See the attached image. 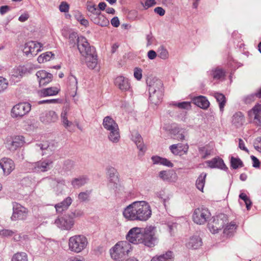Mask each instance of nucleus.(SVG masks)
Returning <instances> with one entry per match:
<instances>
[{
	"label": "nucleus",
	"mask_w": 261,
	"mask_h": 261,
	"mask_svg": "<svg viewBox=\"0 0 261 261\" xmlns=\"http://www.w3.org/2000/svg\"><path fill=\"white\" fill-rule=\"evenodd\" d=\"M64 37L68 38L69 44L72 47L76 45L81 55L84 57L87 67L91 69L96 68L98 63V59L95 48L90 45L87 39L82 36H79L75 32H63Z\"/></svg>",
	"instance_id": "obj_1"
},
{
	"label": "nucleus",
	"mask_w": 261,
	"mask_h": 261,
	"mask_svg": "<svg viewBox=\"0 0 261 261\" xmlns=\"http://www.w3.org/2000/svg\"><path fill=\"white\" fill-rule=\"evenodd\" d=\"M152 215L151 207L145 201H137L127 206L123 211L124 217L130 221H146Z\"/></svg>",
	"instance_id": "obj_2"
},
{
	"label": "nucleus",
	"mask_w": 261,
	"mask_h": 261,
	"mask_svg": "<svg viewBox=\"0 0 261 261\" xmlns=\"http://www.w3.org/2000/svg\"><path fill=\"white\" fill-rule=\"evenodd\" d=\"M103 128L108 132V138L113 143H118L120 139L118 124L111 116L105 117L102 121Z\"/></svg>",
	"instance_id": "obj_3"
},
{
	"label": "nucleus",
	"mask_w": 261,
	"mask_h": 261,
	"mask_svg": "<svg viewBox=\"0 0 261 261\" xmlns=\"http://www.w3.org/2000/svg\"><path fill=\"white\" fill-rule=\"evenodd\" d=\"M132 250V246L127 241H120L110 249L111 257L115 260H122Z\"/></svg>",
	"instance_id": "obj_4"
},
{
	"label": "nucleus",
	"mask_w": 261,
	"mask_h": 261,
	"mask_svg": "<svg viewBox=\"0 0 261 261\" xmlns=\"http://www.w3.org/2000/svg\"><path fill=\"white\" fill-rule=\"evenodd\" d=\"M88 241L83 235H75L70 237L68 241L69 249L74 252L79 253L87 246Z\"/></svg>",
	"instance_id": "obj_5"
},
{
	"label": "nucleus",
	"mask_w": 261,
	"mask_h": 261,
	"mask_svg": "<svg viewBox=\"0 0 261 261\" xmlns=\"http://www.w3.org/2000/svg\"><path fill=\"white\" fill-rule=\"evenodd\" d=\"M227 221V216L224 214H220L211 219L207 226L209 230L212 233H217L224 226Z\"/></svg>",
	"instance_id": "obj_6"
},
{
	"label": "nucleus",
	"mask_w": 261,
	"mask_h": 261,
	"mask_svg": "<svg viewBox=\"0 0 261 261\" xmlns=\"http://www.w3.org/2000/svg\"><path fill=\"white\" fill-rule=\"evenodd\" d=\"M141 243L148 247H153L157 244L158 240L155 234V227L152 226L144 228L143 238Z\"/></svg>",
	"instance_id": "obj_7"
},
{
	"label": "nucleus",
	"mask_w": 261,
	"mask_h": 261,
	"mask_svg": "<svg viewBox=\"0 0 261 261\" xmlns=\"http://www.w3.org/2000/svg\"><path fill=\"white\" fill-rule=\"evenodd\" d=\"M211 216V213L207 208L200 207L196 208L192 215L193 221L196 224H204Z\"/></svg>",
	"instance_id": "obj_8"
},
{
	"label": "nucleus",
	"mask_w": 261,
	"mask_h": 261,
	"mask_svg": "<svg viewBox=\"0 0 261 261\" xmlns=\"http://www.w3.org/2000/svg\"><path fill=\"white\" fill-rule=\"evenodd\" d=\"M144 228L134 227L130 229L126 235V239L128 243L135 244H140L142 242Z\"/></svg>",
	"instance_id": "obj_9"
},
{
	"label": "nucleus",
	"mask_w": 261,
	"mask_h": 261,
	"mask_svg": "<svg viewBox=\"0 0 261 261\" xmlns=\"http://www.w3.org/2000/svg\"><path fill=\"white\" fill-rule=\"evenodd\" d=\"M55 223L59 228L62 230H70L74 224L73 215H66L63 217H59L56 219Z\"/></svg>",
	"instance_id": "obj_10"
},
{
	"label": "nucleus",
	"mask_w": 261,
	"mask_h": 261,
	"mask_svg": "<svg viewBox=\"0 0 261 261\" xmlns=\"http://www.w3.org/2000/svg\"><path fill=\"white\" fill-rule=\"evenodd\" d=\"M29 211L18 203H13V214L11 217L12 221L24 220L27 218Z\"/></svg>",
	"instance_id": "obj_11"
},
{
	"label": "nucleus",
	"mask_w": 261,
	"mask_h": 261,
	"mask_svg": "<svg viewBox=\"0 0 261 261\" xmlns=\"http://www.w3.org/2000/svg\"><path fill=\"white\" fill-rule=\"evenodd\" d=\"M31 109V106L28 102H21L14 106L11 110L13 118H21L28 114Z\"/></svg>",
	"instance_id": "obj_12"
},
{
	"label": "nucleus",
	"mask_w": 261,
	"mask_h": 261,
	"mask_svg": "<svg viewBox=\"0 0 261 261\" xmlns=\"http://www.w3.org/2000/svg\"><path fill=\"white\" fill-rule=\"evenodd\" d=\"M250 123L258 127L261 126V105H255L248 112Z\"/></svg>",
	"instance_id": "obj_13"
},
{
	"label": "nucleus",
	"mask_w": 261,
	"mask_h": 261,
	"mask_svg": "<svg viewBox=\"0 0 261 261\" xmlns=\"http://www.w3.org/2000/svg\"><path fill=\"white\" fill-rule=\"evenodd\" d=\"M42 45L36 41H29L27 42L23 49V53L27 56H34L41 51Z\"/></svg>",
	"instance_id": "obj_14"
},
{
	"label": "nucleus",
	"mask_w": 261,
	"mask_h": 261,
	"mask_svg": "<svg viewBox=\"0 0 261 261\" xmlns=\"http://www.w3.org/2000/svg\"><path fill=\"white\" fill-rule=\"evenodd\" d=\"M107 174L109 181V186L114 190L117 189L119 181L117 170L113 167H108L107 168Z\"/></svg>",
	"instance_id": "obj_15"
},
{
	"label": "nucleus",
	"mask_w": 261,
	"mask_h": 261,
	"mask_svg": "<svg viewBox=\"0 0 261 261\" xmlns=\"http://www.w3.org/2000/svg\"><path fill=\"white\" fill-rule=\"evenodd\" d=\"M0 168L3 169L4 175L7 176L15 169V164L11 159L3 158L0 160Z\"/></svg>",
	"instance_id": "obj_16"
},
{
	"label": "nucleus",
	"mask_w": 261,
	"mask_h": 261,
	"mask_svg": "<svg viewBox=\"0 0 261 261\" xmlns=\"http://www.w3.org/2000/svg\"><path fill=\"white\" fill-rule=\"evenodd\" d=\"M58 120L57 114L54 111H45L41 114L40 120L45 124L55 123Z\"/></svg>",
	"instance_id": "obj_17"
},
{
	"label": "nucleus",
	"mask_w": 261,
	"mask_h": 261,
	"mask_svg": "<svg viewBox=\"0 0 261 261\" xmlns=\"http://www.w3.org/2000/svg\"><path fill=\"white\" fill-rule=\"evenodd\" d=\"M172 138L173 139L179 141H182L185 140L188 135V132L186 129L179 126H175L169 130Z\"/></svg>",
	"instance_id": "obj_18"
},
{
	"label": "nucleus",
	"mask_w": 261,
	"mask_h": 261,
	"mask_svg": "<svg viewBox=\"0 0 261 261\" xmlns=\"http://www.w3.org/2000/svg\"><path fill=\"white\" fill-rule=\"evenodd\" d=\"M115 84L122 92L130 91L131 89L129 80L123 76H117L115 79Z\"/></svg>",
	"instance_id": "obj_19"
},
{
	"label": "nucleus",
	"mask_w": 261,
	"mask_h": 261,
	"mask_svg": "<svg viewBox=\"0 0 261 261\" xmlns=\"http://www.w3.org/2000/svg\"><path fill=\"white\" fill-rule=\"evenodd\" d=\"M36 75L38 79L39 85L40 86H45L50 83L52 81L53 77V76L51 73L43 70L37 71Z\"/></svg>",
	"instance_id": "obj_20"
},
{
	"label": "nucleus",
	"mask_w": 261,
	"mask_h": 261,
	"mask_svg": "<svg viewBox=\"0 0 261 261\" xmlns=\"http://www.w3.org/2000/svg\"><path fill=\"white\" fill-rule=\"evenodd\" d=\"M169 149L173 154L181 155L187 153L189 149V146L187 144H184L178 143L170 145Z\"/></svg>",
	"instance_id": "obj_21"
},
{
	"label": "nucleus",
	"mask_w": 261,
	"mask_h": 261,
	"mask_svg": "<svg viewBox=\"0 0 261 261\" xmlns=\"http://www.w3.org/2000/svg\"><path fill=\"white\" fill-rule=\"evenodd\" d=\"M53 161L50 159H45L36 162V172H44L50 170L52 167Z\"/></svg>",
	"instance_id": "obj_22"
},
{
	"label": "nucleus",
	"mask_w": 261,
	"mask_h": 261,
	"mask_svg": "<svg viewBox=\"0 0 261 261\" xmlns=\"http://www.w3.org/2000/svg\"><path fill=\"white\" fill-rule=\"evenodd\" d=\"M149 86V92H158V91H164L163 84L160 80L155 78L147 82Z\"/></svg>",
	"instance_id": "obj_23"
},
{
	"label": "nucleus",
	"mask_w": 261,
	"mask_h": 261,
	"mask_svg": "<svg viewBox=\"0 0 261 261\" xmlns=\"http://www.w3.org/2000/svg\"><path fill=\"white\" fill-rule=\"evenodd\" d=\"M159 176L163 181L169 182H174L177 179L176 173L173 170L161 171Z\"/></svg>",
	"instance_id": "obj_24"
},
{
	"label": "nucleus",
	"mask_w": 261,
	"mask_h": 261,
	"mask_svg": "<svg viewBox=\"0 0 261 261\" xmlns=\"http://www.w3.org/2000/svg\"><path fill=\"white\" fill-rule=\"evenodd\" d=\"M206 163L208 166L211 168H217L224 170L228 169L223 160L220 158H213L211 160L206 161Z\"/></svg>",
	"instance_id": "obj_25"
},
{
	"label": "nucleus",
	"mask_w": 261,
	"mask_h": 261,
	"mask_svg": "<svg viewBox=\"0 0 261 261\" xmlns=\"http://www.w3.org/2000/svg\"><path fill=\"white\" fill-rule=\"evenodd\" d=\"M25 143V139L23 136H17L13 138L10 143L7 144L10 150H15L17 148L22 146Z\"/></svg>",
	"instance_id": "obj_26"
},
{
	"label": "nucleus",
	"mask_w": 261,
	"mask_h": 261,
	"mask_svg": "<svg viewBox=\"0 0 261 261\" xmlns=\"http://www.w3.org/2000/svg\"><path fill=\"white\" fill-rule=\"evenodd\" d=\"M56 187H54V191L57 195L62 194L66 188L65 180L62 178H55L52 179Z\"/></svg>",
	"instance_id": "obj_27"
},
{
	"label": "nucleus",
	"mask_w": 261,
	"mask_h": 261,
	"mask_svg": "<svg viewBox=\"0 0 261 261\" xmlns=\"http://www.w3.org/2000/svg\"><path fill=\"white\" fill-rule=\"evenodd\" d=\"M72 198L70 197H67L62 202L55 204V207L57 213H62L63 212L67 210L72 203Z\"/></svg>",
	"instance_id": "obj_28"
},
{
	"label": "nucleus",
	"mask_w": 261,
	"mask_h": 261,
	"mask_svg": "<svg viewBox=\"0 0 261 261\" xmlns=\"http://www.w3.org/2000/svg\"><path fill=\"white\" fill-rule=\"evenodd\" d=\"M208 73L214 80H220L224 79L226 72L222 68L216 67L213 68L211 70L209 71Z\"/></svg>",
	"instance_id": "obj_29"
},
{
	"label": "nucleus",
	"mask_w": 261,
	"mask_h": 261,
	"mask_svg": "<svg viewBox=\"0 0 261 261\" xmlns=\"http://www.w3.org/2000/svg\"><path fill=\"white\" fill-rule=\"evenodd\" d=\"M89 180L87 175H82L73 178L71 184L74 188H79L87 184Z\"/></svg>",
	"instance_id": "obj_30"
},
{
	"label": "nucleus",
	"mask_w": 261,
	"mask_h": 261,
	"mask_svg": "<svg viewBox=\"0 0 261 261\" xmlns=\"http://www.w3.org/2000/svg\"><path fill=\"white\" fill-rule=\"evenodd\" d=\"M193 102L195 105L203 109H206L210 106L208 100L203 96L194 97Z\"/></svg>",
	"instance_id": "obj_31"
},
{
	"label": "nucleus",
	"mask_w": 261,
	"mask_h": 261,
	"mask_svg": "<svg viewBox=\"0 0 261 261\" xmlns=\"http://www.w3.org/2000/svg\"><path fill=\"white\" fill-rule=\"evenodd\" d=\"M202 240L199 236H195L192 237L187 245L188 248L192 249H196L202 245Z\"/></svg>",
	"instance_id": "obj_32"
},
{
	"label": "nucleus",
	"mask_w": 261,
	"mask_h": 261,
	"mask_svg": "<svg viewBox=\"0 0 261 261\" xmlns=\"http://www.w3.org/2000/svg\"><path fill=\"white\" fill-rule=\"evenodd\" d=\"M132 140L136 144L137 148L140 151L144 153L146 148L143 143V139L141 136L137 132H135L132 134Z\"/></svg>",
	"instance_id": "obj_33"
},
{
	"label": "nucleus",
	"mask_w": 261,
	"mask_h": 261,
	"mask_svg": "<svg viewBox=\"0 0 261 261\" xmlns=\"http://www.w3.org/2000/svg\"><path fill=\"white\" fill-rule=\"evenodd\" d=\"M245 122V117L241 112H236L232 117V123L236 127L241 126Z\"/></svg>",
	"instance_id": "obj_34"
},
{
	"label": "nucleus",
	"mask_w": 261,
	"mask_h": 261,
	"mask_svg": "<svg viewBox=\"0 0 261 261\" xmlns=\"http://www.w3.org/2000/svg\"><path fill=\"white\" fill-rule=\"evenodd\" d=\"M149 99L152 103L158 105L162 102L163 97V92L158 91V92H149Z\"/></svg>",
	"instance_id": "obj_35"
},
{
	"label": "nucleus",
	"mask_w": 261,
	"mask_h": 261,
	"mask_svg": "<svg viewBox=\"0 0 261 261\" xmlns=\"http://www.w3.org/2000/svg\"><path fill=\"white\" fill-rule=\"evenodd\" d=\"M60 91V89L56 87H51L42 89L40 91V95L42 97L54 96L57 95Z\"/></svg>",
	"instance_id": "obj_36"
},
{
	"label": "nucleus",
	"mask_w": 261,
	"mask_h": 261,
	"mask_svg": "<svg viewBox=\"0 0 261 261\" xmlns=\"http://www.w3.org/2000/svg\"><path fill=\"white\" fill-rule=\"evenodd\" d=\"M75 167V162L70 159L65 160L62 163V170L64 172H71Z\"/></svg>",
	"instance_id": "obj_37"
},
{
	"label": "nucleus",
	"mask_w": 261,
	"mask_h": 261,
	"mask_svg": "<svg viewBox=\"0 0 261 261\" xmlns=\"http://www.w3.org/2000/svg\"><path fill=\"white\" fill-rule=\"evenodd\" d=\"M150 261H173V252L168 251L165 254L154 256Z\"/></svg>",
	"instance_id": "obj_38"
},
{
	"label": "nucleus",
	"mask_w": 261,
	"mask_h": 261,
	"mask_svg": "<svg viewBox=\"0 0 261 261\" xmlns=\"http://www.w3.org/2000/svg\"><path fill=\"white\" fill-rule=\"evenodd\" d=\"M237 227V226L235 222H231L224 228L223 230L224 234L228 237H230L233 236L236 231Z\"/></svg>",
	"instance_id": "obj_39"
},
{
	"label": "nucleus",
	"mask_w": 261,
	"mask_h": 261,
	"mask_svg": "<svg viewBox=\"0 0 261 261\" xmlns=\"http://www.w3.org/2000/svg\"><path fill=\"white\" fill-rule=\"evenodd\" d=\"M214 97L219 103L220 111L222 113L224 111V108L226 102L225 96L222 93H215Z\"/></svg>",
	"instance_id": "obj_40"
},
{
	"label": "nucleus",
	"mask_w": 261,
	"mask_h": 261,
	"mask_svg": "<svg viewBox=\"0 0 261 261\" xmlns=\"http://www.w3.org/2000/svg\"><path fill=\"white\" fill-rule=\"evenodd\" d=\"M92 20L94 23L102 27L107 26L109 24V20L101 13L96 17L93 18Z\"/></svg>",
	"instance_id": "obj_41"
},
{
	"label": "nucleus",
	"mask_w": 261,
	"mask_h": 261,
	"mask_svg": "<svg viewBox=\"0 0 261 261\" xmlns=\"http://www.w3.org/2000/svg\"><path fill=\"white\" fill-rule=\"evenodd\" d=\"M34 147L37 151L41 150L42 151V155L49 154V152H48V142H44L42 143H36Z\"/></svg>",
	"instance_id": "obj_42"
},
{
	"label": "nucleus",
	"mask_w": 261,
	"mask_h": 261,
	"mask_svg": "<svg viewBox=\"0 0 261 261\" xmlns=\"http://www.w3.org/2000/svg\"><path fill=\"white\" fill-rule=\"evenodd\" d=\"M206 175L207 174L206 173L202 172L200 174L196 180V187L201 191H202L203 189Z\"/></svg>",
	"instance_id": "obj_43"
},
{
	"label": "nucleus",
	"mask_w": 261,
	"mask_h": 261,
	"mask_svg": "<svg viewBox=\"0 0 261 261\" xmlns=\"http://www.w3.org/2000/svg\"><path fill=\"white\" fill-rule=\"evenodd\" d=\"M11 261H28V255L25 252H18L12 256Z\"/></svg>",
	"instance_id": "obj_44"
},
{
	"label": "nucleus",
	"mask_w": 261,
	"mask_h": 261,
	"mask_svg": "<svg viewBox=\"0 0 261 261\" xmlns=\"http://www.w3.org/2000/svg\"><path fill=\"white\" fill-rule=\"evenodd\" d=\"M61 120L64 126L67 129L72 124V122L69 121L67 119V112L66 110H64L62 112Z\"/></svg>",
	"instance_id": "obj_45"
},
{
	"label": "nucleus",
	"mask_w": 261,
	"mask_h": 261,
	"mask_svg": "<svg viewBox=\"0 0 261 261\" xmlns=\"http://www.w3.org/2000/svg\"><path fill=\"white\" fill-rule=\"evenodd\" d=\"M69 86L71 90L76 91L77 89V80L76 77L70 74L68 77Z\"/></svg>",
	"instance_id": "obj_46"
},
{
	"label": "nucleus",
	"mask_w": 261,
	"mask_h": 261,
	"mask_svg": "<svg viewBox=\"0 0 261 261\" xmlns=\"http://www.w3.org/2000/svg\"><path fill=\"white\" fill-rule=\"evenodd\" d=\"M54 55L51 52L47 51L40 55L37 59L39 63H42L49 61Z\"/></svg>",
	"instance_id": "obj_47"
},
{
	"label": "nucleus",
	"mask_w": 261,
	"mask_h": 261,
	"mask_svg": "<svg viewBox=\"0 0 261 261\" xmlns=\"http://www.w3.org/2000/svg\"><path fill=\"white\" fill-rule=\"evenodd\" d=\"M230 165L233 169H237L244 166L243 163L240 159L233 156L230 159Z\"/></svg>",
	"instance_id": "obj_48"
},
{
	"label": "nucleus",
	"mask_w": 261,
	"mask_h": 261,
	"mask_svg": "<svg viewBox=\"0 0 261 261\" xmlns=\"http://www.w3.org/2000/svg\"><path fill=\"white\" fill-rule=\"evenodd\" d=\"M158 56L161 59L166 60L169 57V53L164 46H161L158 49Z\"/></svg>",
	"instance_id": "obj_49"
},
{
	"label": "nucleus",
	"mask_w": 261,
	"mask_h": 261,
	"mask_svg": "<svg viewBox=\"0 0 261 261\" xmlns=\"http://www.w3.org/2000/svg\"><path fill=\"white\" fill-rule=\"evenodd\" d=\"M170 105L176 106L179 109L188 110L191 108V102L188 101H182L180 102H172Z\"/></svg>",
	"instance_id": "obj_50"
},
{
	"label": "nucleus",
	"mask_w": 261,
	"mask_h": 261,
	"mask_svg": "<svg viewBox=\"0 0 261 261\" xmlns=\"http://www.w3.org/2000/svg\"><path fill=\"white\" fill-rule=\"evenodd\" d=\"M87 5V10L90 12L92 14L95 15L96 17L99 15L101 12L96 7L95 5L91 4Z\"/></svg>",
	"instance_id": "obj_51"
},
{
	"label": "nucleus",
	"mask_w": 261,
	"mask_h": 261,
	"mask_svg": "<svg viewBox=\"0 0 261 261\" xmlns=\"http://www.w3.org/2000/svg\"><path fill=\"white\" fill-rule=\"evenodd\" d=\"M36 162H26L24 163V167L25 170L30 172H36Z\"/></svg>",
	"instance_id": "obj_52"
},
{
	"label": "nucleus",
	"mask_w": 261,
	"mask_h": 261,
	"mask_svg": "<svg viewBox=\"0 0 261 261\" xmlns=\"http://www.w3.org/2000/svg\"><path fill=\"white\" fill-rule=\"evenodd\" d=\"M256 98L257 97V96H256L255 93H251L250 94L244 96L243 98V101L246 104H250L251 102H253Z\"/></svg>",
	"instance_id": "obj_53"
},
{
	"label": "nucleus",
	"mask_w": 261,
	"mask_h": 261,
	"mask_svg": "<svg viewBox=\"0 0 261 261\" xmlns=\"http://www.w3.org/2000/svg\"><path fill=\"white\" fill-rule=\"evenodd\" d=\"M90 194V191L82 192L79 193L78 195V198L81 201H85L88 200Z\"/></svg>",
	"instance_id": "obj_54"
},
{
	"label": "nucleus",
	"mask_w": 261,
	"mask_h": 261,
	"mask_svg": "<svg viewBox=\"0 0 261 261\" xmlns=\"http://www.w3.org/2000/svg\"><path fill=\"white\" fill-rule=\"evenodd\" d=\"M61 99L57 98V99H49L40 100L38 101V104L41 105L43 103H61Z\"/></svg>",
	"instance_id": "obj_55"
},
{
	"label": "nucleus",
	"mask_w": 261,
	"mask_h": 261,
	"mask_svg": "<svg viewBox=\"0 0 261 261\" xmlns=\"http://www.w3.org/2000/svg\"><path fill=\"white\" fill-rule=\"evenodd\" d=\"M8 83L7 80L3 77L0 76V92L4 91L7 89Z\"/></svg>",
	"instance_id": "obj_56"
},
{
	"label": "nucleus",
	"mask_w": 261,
	"mask_h": 261,
	"mask_svg": "<svg viewBox=\"0 0 261 261\" xmlns=\"http://www.w3.org/2000/svg\"><path fill=\"white\" fill-rule=\"evenodd\" d=\"M134 75L137 80H140L142 77V70L140 68L136 67L134 69Z\"/></svg>",
	"instance_id": "obj_57"
},
{
	"label": "nucleus",
	"mask_w": 261,
	"mask_h": 261,
	"mask_svg": "<svg viewBox=\"0 0 261 261\" xmlns=\"http://www.w3.org/2000/svg\"><path fill=\"white\" fill-rule=\"evenodd\" d=\"M69 6L65 2H62L59 6V10L61 12H67L69 11Z\"/></svg>",
	"instance_id": "obj_58"
},
{
	"label": "nucleus",
	"mask_w": 261,
	"mask_h": 261,
	"mask_svg": "<svg viewBox=\"0 0 261 261\" xmlns=\"http://www.w3.org/2000/svg\"><path fill=\"white\" fill-rule=\"evenodd\" d=\"M14 233V231L10 229H2L0 230V236L3 237H10Z\"/></svg>",
	"instance_id": "obj_59"
},
{
	"label": "nucleus",
	"mask_w": 261,
	"mask_h": 261,
	"mask_svg": "<svg viewBox=\"0 0 261 261\" xmlns=\"http://www.w3.org/2000/svg\"><path fill=\"white\" fill-rule=\"evenodd\" d=\"M15 72V74H13L12 75L15 77H22L23 73H24V70L23 67H19L14 69Z\"/></svg>",
	"instance_id": "obj_60"
},
{
	"label": "nucleus",
	"mask_w": 261,
	"mask_h": 261,
	"mask_svg": "<svg viewBox=\"0 0 261 261\" xmlns=\"http://www.w3.org/2000/svg\"><path fill=\"white\" fill-rule=\"evenodd\" d=\"M21 184L22 186L25 187H30L32 185V181L31 178L28 177H24L21 180Z\"/></svg>",
	"instance_id": "obj_61"
},
{
	"label": "nucleus",
	"mask_w": 261,
	"mask_h": 261,
	"mask_svg": "<svg viewBox=\"0 0 261 261\" xmlns=\"http://www.w3.org/2000/svg\"><path fill=\"white\" fill-rule=\"evenodd\" d=\"M254 146L256 150L261 152V137H258L256 138Z\"/></svg>",
	"instance_id": "obj_62"
},
{
	"label": "nucleus",
	"mask_w": 261,
	"mask_h": 261,
	"mask_svg": "<svg viewBox=\"0 0 261 261\" xmlns=\"http://www.w3.org/2000/svg\"><path fill=\"white\" fill-rule=\"evenodd\" d=\"M167 226L169 232L171 234L174 229H176L177 224L176 223H169L167 224Z\"/></svg>",
	"instance_id": "obj_63"
},
{
	"label": "nucleus",
	"mask_w": 261,
	"mask_h": 261,
	"mask_svg": "<svg viewBox=\"0 0 261 261\" xmlns=\"http://www.w3.org/2000/svg\"><path fill=\"white\" fill-rule=\"evenodd\" d=\"M111 24L115 28H117L120 25L119 20L118 17L116 16L113 17L111 20Z\"/></svg>",
	"instance_id": "obj_64"
}]
</instances>
